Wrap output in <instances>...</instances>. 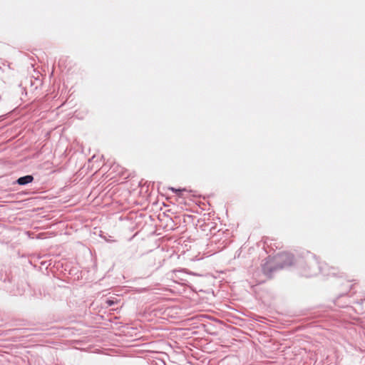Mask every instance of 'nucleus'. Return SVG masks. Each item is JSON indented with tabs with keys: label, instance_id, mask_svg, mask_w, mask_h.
I'll use <instances>...</instances> for the list:
<instances>
[{
	"label": "nucleus",
	"instance_id": "39448f33",
	"mask_svg": "<svg viewBox=\"0 0 365 365\" xmlns=\"http://www.w3.org/2000/svg\"><path fill=\"white\" fill-rule=\"evenodd\" d=\"M171 190L175 193L178 192H180L181 190H177V189H175L173 187L171 188Z\"/></svg>",
	"mask_w": 365,
	"mask_h": 365
},
{
	"label": "nucleus",
	"instance_id": "20e7f679",
	"mask_svg": "<svg viewBox=\"0 0 365 365\" xmlns=\"http://www.w3.org/2000/svg\"><path fill=\"white\" fill-rule=\"evenodd\" d=\"M106 303L109 305V306H111L113 304V302L111 301V300H107L106 301Z\"/></svg>",
	"mask_w": 365,
	"mask_h": 365
},
{
	"label": "nucleus",
	"instance_id": "f03ea898",
	"mask_svg": "<svg viewBox=\"0 0 365 365\" xmlns=\"http://www.w3.org/2000/svg\"><path fill=\"white\" fill-rule=\"evenodd\" d=\"M319 269V262L315 257L312 255L304 262L301 274L304 277H310L316 275Z\"/></svg>",
	"mask_w": 365,
	"mask_h": 365
},
{
	"label": "nucleus",
	"instance_id": "7ed1b4c3",
	"mask_svg": "<svg viewBox=\"0 0 365 365\" xmlns=\"http://www.w3.org/2000/svg\"><path fill=\"white\" fill-rule=\"evenodd\" d=\"M34 177L31 175H25L17 179L16 183L20 185H26L29 183L32 182Z\"/></svg>",
	"mask_w": 365,
	"mask_h": 365
},
{
	"label": "nucleus",
	"instance_id": "f257e3e1",
	"mask_svg": "<svg viewBox=\"0 0 365 365\" xmlns=\"http://www.w3.org/2000/svg\"><path fill=\"white\" fill-rule=\"evenodd\" d=\"M294 261V256L291 253L283 252L279 254L274 262H267L262 267L263 272L267 275H271L273 272L291 266Z\"/></svg>",
	"mask_w": 365,
	"mask_h": 365
}]
</instances>
